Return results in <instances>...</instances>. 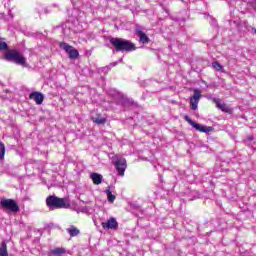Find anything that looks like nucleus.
Wrapping results in <instances>:
<instances>
[{
    "label": "nucleus",
    "instance_id": "1",
    "mask_svg": "<svg viewBox=\"0 0 256 256\" xmlns=\"http://www.w3.org/2000/svg\"><path fill=\"white\" fill-rule=\"evenodd\" d=\"M111 45L114 47L113 53H115V51L117 53H119V51H121L123 53V51H126L127 53L131 52V51H135V49H137V47H135V44L129 40L123 39V38H110L109 39Z\"/></svg>",
    "mask_w": 256,
    "mask_h": 256
},
{
    "label": "nucleus",
    "instance_id": "2",
    "mask_svg": "<svg viewBox=\"0 0 256 256\" xmlns=\"http://www.w3.org/2000/svg\"><path fill=\"white\" fill-rule=\"evenodd\" d=\"M6 61H11L16 63V65H21V67H29L27 64V59L23 57V54L17 50H10L4 55Z\"/></svg>",
    "mask_w": 256,
    "mask_h": 256
},
{
    "label": "nucleus",
    "instance_id": "3",
    "mask_svg": "<svg viewBox=\"0 0 256 256\" xmlns=\"http://www.w3.org/2000/svg\"><path fill=\"white\" fill-rule=\"evenodd\" d=\"M46 205L49 207L50 211H55V209H64L69 207L65 198H59L57 196H48L46 198Z\"/></svg>",
    "mask_w": 256,
    "mask_h": 256
},
{
    "label": "nucleus",
    "instance_id": "4",
    "mask_svg": "<svg viewBox=\"0 0 256 256\" xmlns=\"http://www.w3.org/2000/svg\"><path fill=\"white\" fill-rule=\"evenodd\" d=\"M0 206L2 209L11 211L12 213H17L19 211V204L13 199H2L0 201Z\"/></svg>",
    "mask_w": 256,
    "mask_h": 256
},
{
    "label": "nucleus",
    "instance_id": "5",
    "mask_svg": "<svg viewBox=\"0 0 256 256\" xmlns=\"http://www.w3.org/2000/svg\"><path fill=\"white\" fill-rule=\"evenodd\" d=\"M59 47L68 53L69 59H77L79 57V51L68 43L60 42Z\"/></svg>",
    "mask_w": 256,
    "mask_h": 256
},
{
    "label": "nucleus",
    "instance_id": "6",
    "mask_svg": "<svg viewBox=\"0 0 256 256\" xmlns=\"http://www.w3.org/2000/svg\"><path fill=\"white\" fill-rule=\"evenodd\" d=\"M114 165L118 175L123 177L125 175V169H127V160H125V158H117Z\"/></svg>",
    "mask_w": 256,
    "mask_h": 256
},
{
    "label": "nucleus",
    "instance_id": "7",
    "mask_svg": "<svg viewBox=\"0 0 256 256\" xmlns=\"http://www.w3.org/2000/svg\"><path fill=\"white\" fill-rule=\"evenodd\" d=\"M200 99L201 91L199 89H195L193 96L190 97V106L192 111H197V106L199 105Z\"/></svg>",
    "mask_w": 256,
    "mask_h": 256
},
{
    "label": "nucleus",
    "instance_id": "8",
    "mask_svg": "<svg viewBox=\"0 0 256 256\" xmlns=\"http://www.w3.org/2000/svg\"><path fill=\"white\" fill-rule=\"evenodd\" d=\"M135 32L140 39V43H143V45H147V43H149V36L143 32L141 26H136Z\"/></svg>",
    "mask_w": 256,
    "mask_h": 256
},
{
    "label": "nucleus",
    "instance_id": "9",
    "mask_svg": "<svg viewBox=\"0 0 256 256\" xmlns=\"http://www.w3.org/2000/svg\"><path fill=\"white\" fill-rule=\"evenodd\" d=\"M103 229H112L115 230L119 227V223H117V220L115 218H110L107 222L101 223Z\"/></svg>",
    "mask_w": 256,
    "mask_h": 256
},
{
    "label": "nucleus",
    "instance_id": "10",
    "mask_svg": "<svg viewBox=\"0 0 256 256\" xmlns=\"http://www.w3.org/2000/svg\"><path fill=\"white\" fill-rule=\"evenodd\" d=\"M212 101L215 103L216 107L220 109V111H223L224 113H229V111H231V108H229L227 104L223 103L221 99L213 98Z\"/></svg>",
    "mask_w": 256,
    "mask_h": 256
},
{
    "label": "nucleus",
    "instance_id": "11",
    "mask_svg": "<svg viewBox=\"0 0 256 256\" xmlns=\"http://www.w3.org/2000/svg\"><path fill=\"white\" fill-rule=\"evenodd\" d=\"M29 97L35 101L36 105H42L45 100V96L41 92H32Z\"/></svg>",
    "mask_w": 256,
    "mask_h": 256
},
{
    "label": "nucleus",
    "instance_id": "12",
    "mask_svg": "<svg viewBox=\"0 0 256 256\" xmlns=\"http://www.w3.org/2000/svg\"><path fill=\"white\" fill-rule=\"evenodd\" d=\"M90 179H92L94 185H101L103 183V175L99 173H92Z\"/></svg>",
    "mask_w": 256,
    "mask_h": 256
},
{
    "label": "nucleus",
    "instance_id": "13",
    "mask_svg": "<svg viewBox=\"0 0 256 256\" xmlns=\"http://www.w3.org/2000/svg\"><path fill=\"white\" fill-rule=\"evenodd\" d=\"M196 131H200V133H209L213 131L212 127H206L204 125H201L199 123H196V125L193 126Z\"/></svg>",
    "mask_w": 256,
    "mask_h": 256
},
{
    "label": "nucleus",
    "instance_id": "14",
    "mask_svg": "<svg viewBox=\"0 0 256 256\" xmlns=\"http://www.w3.org/2000/svg\"><path fill=\"white\" fill-rule=\"evenodd\" d=\"M92 120L97 125H105L107 123V118L102 117L101 115H98L96 117H92Z\"/></svg>",
    "mask_w": 256,
    "mask_h": 256
},
{
    "label": "nucleus",
    "instance_id": "15",
    "mask_svg": "<svg viewBox=\"0 0 256 256\" xmlns=\"http://www.w3.org/2000/svg\"><path fill=\"white\" fill-rule=\"evenodd\" d=\"M105 193L108 197L109 203H114L115 202V195H113V192H111V187L108 186Z\"/></svg>",
    "mask_w": 256,
    "mask_h": 256
},
{
    "label": "nucleus",
    "instance_id": "16",
    "mask_svg": "<svg viewBox=\"0 0 256 256\" xmlns=\"http://www.w3.org/2000/svg\"><path fill=\"white\" fill-rule=\"evenodd\" d=\"M67 233H69L70 237H77L79 234V229H77L75 226H71L70 228H67Z\"/></svg>",
    "mask_w": 256,
    "mask_h": 256
},
{
    "label": "nucleus",
    "instance_id": "17",
    "mask_svg": "<svg viewBox=\"0 0 256 256\" xmlns=\"http://www.w3.org/2000/svg\"><path fill=\"white\" fill-rule=\"evenodd\" d=\"M0 256H9V252H7V243L2 242L0 246Z\"/></svg>",
    "mask_w": 256,
    "mask_h": 256
},
{
    "label": "nucleus",
    "instance_id": "18",
    "mask_svg": "<svg viewBox=\"0 0 256 256\" xmlns=\"http://www.w3.org/2000/svg\"><path fill=\"white\" fill-rule=\"evenodd\" d=\"M51 254L56 255V256L63 255V254H65V248L53 249V250H51Z\"/></svg>",
    "mask_w": 256,
    "mask_h": 256
},
{
    "label": "nucleus",
    "instance_id": "19",
    "mask_svg": "<svg viewBox=\"0 0 256 256\" xmlns=\"http://www.w3.org/2000/svg\"><path fill=\"white\" fill-rule=\"evenodd\" d=\"M5 159V144L0 141V161H3Z\"/></svg>",
    "mask_w": 256,
    "mask_h": 256
},
{
    "label": "nucleus",
    "instance_id": "20",
    "mask_svg": "<svg viewBox=\"0 0 256 256\" xmlns=\"http://www.w3.org/2000/svg\"><path fill=\"white\" fill-rule=\"evenodd\" d=\"M213 68L216 71H222L223 70V66L219 63V62H213L212 63Z\"/></svg>",
    "mask_w": 256,
    "mask_h": 256
},
{
    "label": "nucleus",
    "instance_id": "21",
    "mask_svg": "<svg viewBox=\"0 0 256 256\" xmlns=\"http://www.w3.org/2000/svg\"><path fill=\"white\" fill-rule=\"evenodd\" d=\"M185 121H187V123H189V125H191L192 127H195L197 122H194L189 116H185Z\"/></svg>",
    "mask_w": 256,
    "mask_h": 256
},
{
    "label": "nucleus",
    "instance_id": "22",
    "mask_svg": "<svg viewBox=\"0 0 256 256\" xmlns=\"http://www.w3.org/2000/svg\"><path fill=\"white\" fill-rule=\"evenodd\" d=\"M7 43L6 42H3V41H0V51H5L7 50Z\"/></svg>",
    "mask_w": 256,
    "mask_h": 256
},
{
    "label": "nucleus",
    "instance_id": "23",
    "mask_svg": "<svg viewBox=\"0 0 256 256\" xmlns=\"http://www.w3.org/2000/svg\"><path fill=\"white\" fill-rule=\"evenodd\" d=\"M249 141H253V136L248 137Z\"/></svg>",
    "mask_w": 256,
    "mask_h": 256
},
{
    "label": "nucleus",
    "instance_id": "24",
    "mask_svg": "<svg viewBox=\"0 0 256 256\" xmlns=\"http://www.w3.org/2000/svg\"><path fill=\"white\" fill-rule=\"evenodd\" d=\"M252 31H253V33H255V35H256V28H253Z\"/></svg>",
    "mask_w": 256,
    "mask_h": 256
},
{
    "label": "nucleus",
    "instance_id": "25",
    "mask_svg": "<svg viewBox=\"0 0 256 256\" xmlns=\"http://www.w3.org/2000/svg\"><path fill=\"white\" fill-rule=\"evenodd\" d=\"M115 65H117V63H112V66L115 67Z\"/></svg>",
    "mask_w": 256,
    "mask_h": 256
},
{
    "label": "nucleus",
    "instance_id": "26",
    "mask_svg": "<svg viewBox=\"0 0 256 256\" xmlns=\"http://www.w3.org/2000/svg\"><path fill=\"white\" fill-rule=\"evenodd\" d=\"M119 61H120V63L123 62V58H121Z\"/></svg>",
    "mask_w": 256,
    "mask_h": 256
}]
</instances>
